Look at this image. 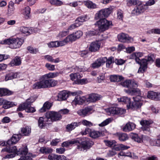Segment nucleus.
<instances>
[{
	"label": "nucleus",
	"instance_id": "f257e3e1",
	"mask_svg": "<svg viewBox=\"0 0 160 160\" xmlns=\"http://www.w3.org/2000/svg\"><path fill=\"white\" fill-rule=\"evenodd\" d=\"M126 92V93L129 95L136 96L133 97L134 101L132 102H131L130 108L135 109L140 108L143 105V101L142 100V97L141 96V93L140 90L137 89L132 90H127Z\"/></svg>",
	"mask_w": 160,
	"mask_h": 160
},
{
	"label": "nucleus",
	"instance_id": "f03ea898",
	"mask_svg": "<svg viewBox=\"0 0 160 160\" xmlns=\"http://www.w3.org/2000/svg\"><path fill=\"white\" fill-rule=\"evenodd\" d=\"M7 152L9 153H14L18 155H26L28 152V149L27 146L26 144L22 145V147L18 150L16 146L9 147L3 148L2 152Z\"/></svg>",
	"mask_w": 160,
	"mask_h": 160
},
{
	"label": "nucleus",
	"instance_id": "7ed1b4c3",
	"mask_svg": "<svg viewBox=\"0 0 160 160\" xmlns=\"http://www.w3.org/2000/svg\"><path fill=\"white\" fill-rule=\"evenodd\" d=\"M79 143L77 144V149L80 151H83L89 149L93 144V142L87 138L83 137L81 139H77Z\"/></svg>",
	"mask_w": 160,
	"mask_h": 160
},
{
	"label": "nucleus",
	"instance_id": "20e7f679",
	"mask_svg": "<svg viewBox=\"0 0 160 160\" xmlns=\"http://www.w3.org/2000/svg\"><path fill=\"white\" fill-rule=\"evenodd\" d=\"M23 42V40L21 38H8L2 41L1 43L9 45L10 48L15 49L19 48Z\"/></svg>",
	"mask_w": 160,
	"mask_h": 160
},
{
	"label": "nucleus",
	"instance_id": "39448f33",
	"mask_svg": "<svg viewBox=\"0 0 160 160\" xmlns=\"http://www.w3.org/2000/svg\"><path fill=\"white\" fill-rule=\"evenodd\" d=\"M99 19L95 25H98V30L100 32H104L112 26L111 21H108L105 18Z\"/></svg>",
	"mask_w": 160,
	"mask_h": 160
},
{
	"label": "nucleus",
	"instance_id": "423d86ee",
	"mask_svg": "<svg viewBox=\"0 0 160 160\" xmlns=\"http://www.w3.org/2000/svg\"><path fill=\"white\" fill-rule=\"evenodd\" d=\"M113 9V8L112 7L101 9L96 14L95 16V19L98 20L107 18L112 12Z\"/></svg>",
	"mask_w": 160,
	"mask_h": 160
},
{
	"label": "nucleus",
	"instance_id": "0eeeda50",
	"mask_svg": "<svg viewBox=\"0 0 160 160\" xmlns=\"http://www.w3.org/2000/svg\"><path fill=\"white\" fill-rule=\"evenodd\" d=\"M42 76L39 78V81L33 84L32 88L33 89H40L50 87L49 82L50 80H45L42 78Z\"/></svg>",
	"mask_w": 160,
	"mask_h": 160
},
{
	"label": "nucleus",
	"instance_id": "6e6552de",
	"mask_svg": "<svg viewBox=\"0 0 160 160\" xmlns=\"http://www.w3.org/2000/svg\"><path fill=\"white\" fill-rule=\"evenodd\" d=\"M121 85L123 87L128 88L127 90L124 89V91L126 93V91L128 90H133L138 89V84L137 82L134 80L130 79H127L126 80L121 82Z\"/></svg>",
	"mask_w": 160,
	"mask_h": 160
},
{
	"label": "nucleus",
	"instance_id": "1a4fd4ad",
	"mask_svg": "<svg viewBox=\"0 0 160 160\" xmlns=\"http://www.w3.org/2000/svg\"><path fill=\"white\" fill-rule=\"evenodd\" d=\"M106 112L109 115H122L125 113L126 110L116 106H113L106 108Z\"/></svg>",
	"mask_w": 160,
	"mask_h": 160
},
{
	"label": "nucleus",
	"instance_id": "9d476101",
	"mask_svg": "<svg viewBox=\"0 0 160 160\" xmlns=\"http://www.w3.org/2000/svg\"><path fill=\"white\" fill-rule=\"evenodd\" d=\"M59 75V73L58 72H49L42 75V78L44 79L45 80H50L49 84H50V87H54L57 84V81L55 80L50 79V78H54L58 76Z\"/></svg>",
	"mask_w": 160,
	"mask_h": 160
},
{
	"label": "nucleus",
	"instance_id": "9b49d317",
	"mask_svg": "<svg viewBox=\"0 0 160 160\" xmlns=\"http://www.w3.org/2000/svg\"><path fill=\"white\" fill-rule=\"evenodd\" d=\"M45 116L47 118H48V119L50 120H49V122L60 120L62 118V115L59 112L49 111L46 113Z\"/></svg>",
	"mask_w": 160,
	"mask_h": 160
},
{
	"label": "nucleus",
	"instance_id": "f8f14e48",
	"mask_svg": "<svg viewBox=\"0 0 160 160\" xmlns=\"http://www.w3.org/2000/svg\"><path fill=\"white\" fill-rule=\"evenodd\" d=\"M144 6L140 1L136 5L135 7L132 11L131 14L132 16H138L143 13L145 10Z\"/></svg>",
	"mask_w": 160,
	"mask_h": 160
},
{
	"label": "nucleus",
	"instance_id": "ddd939ff",
	"mask_svg": "<svg viewBox=\"0 0 160 160\" xmlns=\"http://www.w3.org/2000/svg\"><path fill=\"white\" fill-rule=\"evenodd\" d=\"M117 37L118 41L122 42L129 43L131 41H133V39L131 37H129L128 34L124 33H119Z\"/></svg>",
	"mask_w": 160,
	"mask_h": 160
},
{
	"label": "nucleus",
	"instance_id": "4468645a",
	"mask_svg": "<svg viewBox=\"0 0 160 160\" xmlns=\"http://www.w3.org/2000/svg\"><path fill=\"white\" fill-rule=\"evenodd\" d=\"M92 108L91 106L86 107L83 109L79 110L77 111V113L82 117H85L91 113Z\"/></svg>",
	"mask_w": 160,
	"mask_h": 160
},
{
	"label": "nucleus",
	"instance_id": "2eb2a0df",
	"mask_svg": "<svg viewBox=\"0 0 160 160\" xmlns=\"http://www.w3.org/2000/svg\"><path fill=\"white\" fill-rule=\"evenodd\" d=\"M101 42L99 41H96L91 44L89 48V50L91 52H96L99 50L100 48Z\"/></svg>",
	"mask_w": 160,
	"mask_h": 160
},
{
	"label": "nucleus",
	"instance_id": "dca6fc26",
	"mask_svg": "<svg viewBox=\"0 0 160 160\" xmlns=\"http://www.w3.org/2000/svg\"><path fill=\"white\" fill-rule=\"evenodd\" d=\"M153 123L151 120H142L140 122V124L142 126V128L143 131H149L150 130V125Z\"/></svg>",
	"mask_w": 160,
	"mask_h": 160
},
{
	"label": "nucleus",
	"instance_id": "f3484780",
	"mask_svg": "<svg viewBox=\"0 0 160 160\" xmlns=\"http://www.w3.org/2000/svg\"><path fill=\"white\" fill-rule=\"evenodd\" d=\"M82 35V32L81 31H78L75 33L68 35V38L70 39V42H72L80 38Z\"/></svg>",
	"mask_w": 160,
	"mask_h": 160
},
{
	"label": "nucleus",
	"instance_id": "a211bd4d",
	"mask_svg": "<svg viewBox=\"0 0 160 160\" xmlns=\"http://www.w3.org/2000/svg\"><path fill=\"white\" fill-rule=\"evenodd\" d=\"M81 125V123L80 122H72L70 124H68L66 125V130L67 132H70Z\"/></svg>",
	"mask_w": 160,
	"mask_h": 160
},
{
	"label": "nucleus",
	"instance_id": "6ab92c4d",
	"mask_svg": "<svg viewBox=\"0 0 160 160\" xmlns=\"http://www.w3.org/2000/svg\"><path fill=\"white\" fill-rule=\"evenodd\" d=\"M86 101V98L84 97H81L79 95L76 96L74 99L73 100L72 104L76 105L77 104L82 105Z\"/></svg>",
	"mask_w": 160,
	"mask_h": 160
},
{
	"label": "nucleus",
	"instance_id": "aec40b11",
	"mask_svg": "<svg viewBox=\"0 0 160 160\" xmlns=\"http://www.w3.org/2000/svg\"><path fill=\"white\" fill-rule=\"evenodd\" d=\"M48 121L49 119L46 116L44 118L40 117L38 120V126L40 128H42L46 126L47 124L50 123L48 122Z\"/></svg>",
	"mask_w": 160,
	"mask_h": 160
},
{
	"label": "nucleus",
	"instance_id": "412c9836",
	"mask_svg": "<svg viewBox=\"0 0 160 160\" xmlns=\"http://www.w3.org/2000/svg\"><path fill=\"white\" fill-rule=\"evenodd\" d=\"M135 127L136 125L134 123L129 122L125 125L123 126L122 128L123 131L128 132L134 130Z\"/></svg>",
	"mask_w": 160,
	"mask_h": 160
},
{
	"label": "nucleus",
	"instance_id": "4be33fe9",
	"mask_svg": "<svg viewBox=\"0 0 160 160\" xmlns=\"http://www.w3.org/2000/svg\"><path fill=\"white\" fill-rule=\"evenodd\" d=\"M21 135L20 134H14L10 140H8L7 143L8 145L15 144L21 138Z\"/></svg>",
	"mask_w": 160,
	"mask_h": 160
},
{
	"label": "nucleus",
	"instance_id": "5701e85b",
	"mask_svg": "<svg viewBox=\"0 0 160 160\" xmlns=\"http://www.w3.org/2000/svg\"><path fill=\"white\" fill-rule=\"evenodd\" d=\"M17 103L16 102L9 101L4 99L3 105L2 108L5 109H8L16 106Z\"/></svg>",
	"mask_w": 160,
	"mask_h": 160
},
{
	"label": "nucleus",
	"instance_id": "b1692460",
	"mask_svg": "<svg viewBox=\"0 0 160 160\" xmlns=\"http://www.w3.org/2000/svg\"><path fill=\"white\" fill-rule=\"evenodd\" d=\"M14 92L6 88H0V97L9 96L12 95Z\"/></svg>",
	"mask_w": 160,
	"mask_h": 160
},
{
	"label": "nucleus",
	"instance_id": "393cba45",
	"mask_svg": "<svg viewBox=\"0 0 160 160\" xmlns=\"http://www.w3.org/2000/svg\"><path fill=\"white\" fill-rule=\"evenodd\" d=\"M102 96L101 95L95 93H92L90 94L88 98V101L91 102H94L100 100Z\"/></svg>",
	"mask_w": 160,
	"mask_h": 160
},
{
	"label": "nucleus",
	"instance_id": "a878e982",
	"mask_svg": "<svg viewBox=\"0 0 160 160\" xmlns=\"http://www.w3.org/2000/svg\"><path fill=\"white\" fill-rule=\"evenodd\" d=\"M79 143V141L77 139L68 140L63 142L62 144V146L63 147H68L69 146H71L74 144H76Z\"/></svg>",
	"mask_w": 160,
	"mask_h": 160
},
{
	"label": "nucleus",
	"instance_id": "bb28decb",
	"mask_svg": "<svg viewBox=\"0 0 160 160\" xmlns=\"http://www.w3.org/2000/svg\"><path fill=\"white\" fill-rule=\"evenodd\" d=\"M21 133L20 134L22 136H29L31 133V128L27 126L21 128Z\"/></svg>",
	"mask_w": 160,
	"mask_h": 160
},
{
	"label": "nucleus",
	"instance_id": "cd10ccee",
	"mask_svg": "<svg viewBox=\"0 0 160 160\" xmlns=\"http://www.w3.org/2000/svg\"><path fill=\"white\" fill-rule=\"evenodd\" d=\"M68 96V94L66 91H62L60 92L58 95L57 100L62 101L66 100Z\"/></svg>",
	"mask_w": 160,
	"mask_h": 160
},
{
	"label": "nucleus",
	"instance_id": "c85d7f7f",
	"mask_svg": "<svg viewBox=\"0 0 160 160\" xmlns=\"http://www.w3.org/2000/svg\"><path fill=\"white\" fill-rule=\"evenodd\" d=\"M118 100L119 102H122L123 104H126L128 108H130L131 102L130 98L123 97L120 98H118Z\"/></svg>",
	"mask_w": 160,
	"mask_h": 160
},
{
	"label": "nucleus",
	"instance_id": "c756f323",
	"mask_svg": "<svg viewBox=\"0 0 160 160\" xmlns=\"http://www.w3.org/2000/svg\"><path fill=\"white\" fill-rule=\"evenodd\" d=\"M102 134V131L91 129L89 135L91 137L95 139L100 137Z\"/></svg>",
	"mask_w": 160,
	"mask_h": 160
},
{
	"label": "nucleus",
	"instance_id": "7c9ffc66",
	"mask_svg": "<svg viewBox=\"0 0 160 160\" xmlns=\"http://www.w3.org/2000/svg\"><path fill=\"white\" fill-rule=\"evenodd\" d=\"M21 57L19 56H16L11 61L10 64L12 66H19L21 64Z\"/></svg>",
	"mask_w": 160,
	"mask_h": 160
},
{
	"label": "nucleus",
	"instance_id": "2f4dec72",
	"mask_svg": "<svg viewBox=\"0 0 160 160\" xmlns=\"http://www.w3.org/2000/svg\"><path fill=\"white\" fill-rule=\"evenodd\" d=\"M115 135L118 139L121 141H125L128 138V135L125 133L117 132Z\"/></svg>",
	"mask_w": 160,
	"mask_h": 160
},
{
	"label": "nucleus",
	"instance_id": "473e14b6",
	"mask_svg": "<svg viewBox=\"0 0 160 160\" xmlns=\"http://www.w3.org/2000/svg\"><path fill=\"white\" fill-rule=\"evenodd\" d=\"M83 3L89 9H94L97 8V5L95 3L89 0L83 1Z\"/></svg>",
	"mask_w": 160,
	"mask_h": 160
},
{
	"label": "nucleus",
	"instance_id": "72a5a7b5",
	"mask_svg": "<svg viewBox=\"0 0 160 160\" xmlns=\"http://www.w3.org/2000/svg\"><path fill=\"white\" fill-rule=\"evenodd\" d=\"M110 79L112 82H119L123 80L124 78L121 76L111 75L110 77Z\"/></svg>",
	"mask_w": 160,
	"mask_h": 160
},
{
	"label": "nucleus",
	"instance_id": "f704fd0d",
	"mask_svg": "<svg viewBox=\"0 0 160 160\" xmlns=\"http://www.w3.org/2000/svg\"><path fill=\"white\" fill-rule=\"evenodd\" d=\"M44 59L47 61L54 62L55 63H58L59 62L60 60L59 58H57L55 59H54L52 56L50 55H46L44 56Z\"/></svg>",
	"mask_w": 160,
	"mask_h": 160
},
{
	"label": "nucleus",
	"instance_id": "c9c22d12",
	"mask_svg": "<svg viewBox=\"0 0 160 160\" xmlns=\"http://www.w3.org/2000/svg\"><path fill=\"white\" fill-rule=\"evenodd\" d=\"M18 74L16 72H11L6 75L5 77V80L7 81L9 80H11L17 77Z\"/></svg>",
	"mask_w": 160,
	"mask_h": 160
},
{
	"label": "nucleus",
	"instance_id": "e433bc0d",
	"mask_svg": "<svg viewBox=\"0 0 160 160\" xmlns=\"http://www.w3.org/2000/svg\"><path fill=\"white\" fill-rule=\"evenodd\" d=\"M51 104L48 102H46L43 105V107L39 110V112H43L50 109L52 107Z\"/></svg>",
	"mask_w": 160,
	"mask_h": 160
},
{
	"label": "nucleus",
	"instance_id": "4c0bfd02",
	"mask_svg": "<svg viewBox=\"0 0 160 160\" xmlns=\"http://www.w3.org/2000/svg\"><path fill=\"white\" fill-rule=\"evenodd\" d=\"M149 142L152 146H160V135L158 136L157 139H150Z\"/></svg>",
	"mask_w": 160,
	"mask_h": 160
},
{
	"label": "nucleus",
	"instance_id": "58836bf2",
	"mask_svg": "<svg viewBox=\"0 0 160 160\" xmlns=\"http://www.w3.org/2000/svg\"><path fill=\"white\" fill-rule=\"evenodd\" d=\"M69 42H70V40L68 38V36L66 37L63 40L61 41H57V46L58 47L59 46H62L67 44Z\"/></svg>",
	"mask_w": 160,
	"mask_h": 160
},
{
	"label": "nucleus",
	"instance_id": "ea45409f",
	"mask_svg": "<svg viewBox=\"0 0 160 160\" xmlns=\"http://www.w3.org/2000/svg\"><path fill=\"white\" fill-rule=\"evenodd\" d=\"M143 55V53L141 52H137L133 53L132 55V57L135 58V60L137 62H138L140 60L139 58L141 57Z\"/></svg>",
	"mask_w": 160,
	"mask_h": 160
},
{
	"label": "nucleus",
	"instance_id": "a19ab883",
	"mask_svg": "<svg viewBox=\"0 0 160 160\" xmlns=\"http://www.w3.org/2000/svg\"><path fill=\"white\" fill-rule=\"evenodd\" d=\"M32 29V28L29 29L28 27H21L20 28L21 32L24 34H29L33 33Z\"/></svg>",
	"mask_w": 160,
	"mask_h": 160
},
{
	"label": "nucleus",
	"instance_id": "79ce46f5",
	"mask_svg": "<svg viewBox=\"0 0 160 160\" xmlns=\"http://www.w3.org/2000/svg\"><path fill=\"white\" fill-rule=\"evenodd\" d=\"M157 96V93L152 91H149L147 95L148 98L154 100H156Z\"/></svg>",
	"mask_w": 160,
	"mask_h": 160
},
{
	"label": "nucleus",
	"instance_id": "37998d69",
	"mask_svg": "<svg viewBox=\"0 0 160 160\" xmlns=\"http://www.w3.org/2000/svg\"><path fill=\"white\" fill-rule=\"evenodd\" d=\"M40 151L43 154L49 153L52 152V149L45 147L41 148Z\"/></svg>",
	"mask_w": 160,
	"mask_h": 160
},
{
	"label": "nucleus",
	"instance_id": "c03bdc74",
	"mask_svg": "<svg viewBox=\"0 0 160 160\" xmlns=\"http://www.w3.org/2000/svg\"><path fill=\"white\" fill-rule=\"evenodd\" d=\"M86 18L83 16H81L75 20L76 22L79 25V26L82 24V23L86 21Z\"/></svg>",
	"mask_w": 160,
	"mask_h": 160
},
{
	"label": "nucleus",
	"instance_id": "a18cd8bd",
	"mask_svg": "<svg viewBox=\"0 0 160 160\" xmlns=\"http://www.w3.org/2000/svg\"><path fill=\"white\" fill-rule=\"evenodd\" d=\"M114 62V58L113 57L111 56L107 58L106 62V66L107 68H110V65Z\"/></svg>",
	"mask_w": 160,
	"mask_h": 160
},
{
	"label": "nucleus",
	"instance_id": "49530a36",
	"mask_svg": "<svg viewBox=\"0 0 160 160\" xmlns=\"http://www.w3.org/2000/svg\"><path fill=\"white\" fill-rule=\"evenodd\" d=\"M100 31L98 29L94 30L89 31L87 33V35L89 37L96 36L99 34Z\"/></svg>",
	"mask_w": 160,
	"mask_h": 160
},
{
	"label": "nucleus",
	"instance_id": "de8ad7c7",
	"mask_svg": "<svg viewBox=\"0 0 160 160\" xmlns=\"http://www.w3.org/2000/svg\"><path fill=\"white\" fill-rule=\"evenodd\" d=\"M131 138L132 139L138 142H141L142 141V138L137 134H134L132 135Z\"/></svg>",
	"mask_w": 160,
	"mask_h": 160
},
{
	"label": "nucleus",
	"instance_id": "09e8293b",
	"mask_svg": "<svg viewBox=\"0 0 160 160\" xmlns=\"http://www.w3.org/2000/svg\"><path fill=\"white\" fill-rule=\"evenodd\" d=\"M27 48L28 51L32 54H36L38 52V48H34L31 46H28Z\"/></svg>",
	"mask_w": 160,
	"mask_h": 160
},
{
	"label": "nucleus",
	"instance_id": "8fccbe9b",
	"mask_svg": "<svg viewBox=\"0 0 160 160\" xmlns=\"http://www.w3.org/2000/svg\"><path fill=\"white\" fill-rule=\"evenodd\" d=\"M112 120V119L111 118H108L104 121L101 123L99 124L98 125L99 126L101 127L105 126L111 123Z\"/></svg>",
	"mask_w": 160,
	"mask_h": 160
},
{
	"label": "nucleus",
	"instance_id": "3c124183",
	"mask_svg": "<svg viewBox=\"0 0 160 160\" xmlns=\"http://www.w3.org/2000/svg\"><path fill=\"white\" fill-rule=\"evenodd\" d=\"M50 2L51 4L57 6H61L63 4L62 2L60 0H51Z\"/></svg>",
	"mask_w": 160,
	"mask_h": 160
},
{
	"label": "nucleus",
	"instance_id": "603ef678",
	"mask_svg": "<svg viewBox=\"0 0 160 160\" xmlns=\"http://www.w3.org/2000/svg\"><path fill=\"white\" fill-rule=\"evenodd\" d=\"M148 61L146 59H142L141 60H140L138 62H137L139 64L140 66L142 67H145V68H147L148 65Z\"/></svg>",
	"mask_w": 160,
	"mask_h": 160
},
{
	"label": "nucleus",
	"instance_id": "864d4df0",
	"mask_svg": "<svg viewBox=\"0 0 160 160\" xmlns=\"http://www.w3.org/2000/svg\"><path fill=\"white\" fill-rule=\"evenodd\" d=\"M104 142L105 145L109 147H112L113 146L114 144L116 143V142L115 140H104Z\"/></svg>",
	"mask_w": 160,
	"mask_h": 160
},
{
	"label": "nucleus",
	"instance_id": "5fc2aeb1",
	"mask_svg": "<svg viewBox=\"0 0 160 160\" xmlns=\"http://www.w3.org/2000/svg\"><path fill=\"white\" fill-rule=\"evenodd\" d=\"M140 1L139 0H128L127 2V5L129 6L136 5Z\"/></svg>",
	"mask_w": 160,
	"mask_h": 160
},
{
	"label": "nucleus",
	"instance_id": "6e6d98bb",
	"mask_svg": "<svg viewBox=\"0 0 160 160\" xmlns=\"http://www.w3.org/2000/svg\"><path fill=\"white\" fill-rule=\"evenodd\" d=\"M60 155L51 154L49 155L48 158L50 160H59Z\"/></svg>",
	"mask_w": 160,
	"mask_h": 160
},
{
	"label": "nucleus",
	"instance_id": "4d7b16f0",
	"mask_svg": "<svg viewBox=\"0 0 160 160\" xmlns=\"http://www.w3.org/2000/svg\"><path fill=\"white\" fill-rule=\"evenodd\" d=\"M27 103L26 102L23 103L22 104L19 105V107L17 108V110L18 111H22L24 110H26V108L28 107Z\"/></svg>",
	"mask_w": 160,
	"mask_h": 160
},
{
	"label": "nucleus",
	"instance_id": "13d9d810",
	"mask_svg": "<svg viewBox=\"0 0 160 160\" xmlns=\"http://www.w3.org/2000/svg\"><path fill=\"white\" fill-rule=\"evenodd\" d=\"M80 74L78 73H71L70 75V77L71 80L75 81L77 79L80 78Z\"/></svg>",
	"mask_w": 160,
	"mask_h": 160
},
{
	"label": "nucleus",
	"instance_id": "bf43d9fd",
	"mask_svg": "<svg viewBox=\"0 0 160 160\" xmlns=\"http://www.w3.org/2000/svg\"><path fill=\"white\" fill-rule=\"evenodd\" d=\"M126 61L122 59H116L114 60V62L118 65H120L123 64Z\"/></svg>",
	"mask_w": 160,
	"mask_h": 160
},
{
	"label": "nucleus",
	"instance_id": "052dcab7",
	"mask_svg": "<svg viewBox=\"0 0 160 160\" xmlns=\"http://www.w3.org/2000/svg\"><path fill=\"white\" fill-rule=\"evenodd\" d=\"M45 67L50 71H52L54 70L55 69V65L51 64L48 63H46Z\"/></svg>",
	"mask_w": 160,
	"mask_h": 160
},
{
	"label": "nucleus",
	"instance_id": "680f3d73",
	"mask_svg": "<svg viewBox=\"0 0 160 160\" xmlns=\"http://www.w3.org/2000/svg\"><path fill=\"white\" fill-rule=\"evenodd\" d=\"M101 63L98 59L92 64V67L94 68H97L101 66Z\"/></svg>",
	"mask_w": 160,
	"mask_h": 160
},
{
	"label": "nucleus",
	"instance_id": "e2e57ef3",
	"mask_svg": "<svg viewBox=\"0 0 160 160\" xmlns=\"http://www.w3.org/2000/svg\"><path fill=\"white\" fill-rule=\"evenodd\" d=\"M81 123V124H82L83 125L88 126H92V123L86 120H83L82 121V122H80Z\"/></svg>",
	"mask_w": 160,
	"mask_h": 160
},
{
	"label": "nucleus",
	"instance_id": "0e129e2a",
	"mask_svg": "<svg viewBox=\"0 0 160 160\" xmlns=\"http://www.w3.org/2000/svg\"><path fill=\"white\" fill-rule=\"evenodd\" d=\"M148 61L153 62L155 59L154 55L153 54H149L147 57Z\"/></svg>",
	"mask_w": 160,
	"mask_h": 160
},
{
	"label": "nucleus",
	"instance_id": "69168bd1",
	"mask_svg": "<svg viewBox=\"0 0 160 160\" xmlns=\"http://www.w3.org/2000/svg\"><path fill=\"white\" fill-rule=\"evenodd\" d=\"M31 105H28V107L26 108V111L28 112L33 113L36 111V109L33 107H30Z\"/></svg>",
	"mask_w": 160,
	"mask_h": 160
},
{
	"label": "nucleus",
	"instance_id": "338daca9",
	"mask_svg": "<svg viewBox=\"0 0 160 160\" xmlns=\"http://www.w3.org/2000/svg\"><path fill=\"white\" fill-rule=\"evenodd\" d=\"M24 10L25 11V14L28 18L31 9L30 8L29 6H27L25 8Z\"/></svg>",
	"mask_w": 160,
	"mask_h": 160
},
{
	"label": "nucleus",
	"instance_id": "774afa93",
	"mask_svg": "<svg viewBox=\"0 0 160 160\" xmlns=\"http://www.w3.org/2000/svg\"><path fill=\"white\" fill-rule=\"evenodd\" d=\"M34 98L33 97H31L27 99L25 102L27 103L28 105H28H31V103L34 102Z\"/></svg>",
	"mask_w": 160,
	"mask_h": 160
}]
</instances>
